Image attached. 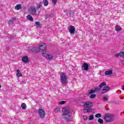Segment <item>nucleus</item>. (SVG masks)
Wrapping results in <instances>:
<instances>
[{
  "label": "nucleus",
  "mask_w": 124,
  "mask_h": 124,
  "mask_svg": "<svg viewBox=\"0 0 124 124\" xmlns=\"http://www.w3.org/2000/svg\"><path fill=\"white\" fill-rule=\"evenodd\" d=\"M60 79L63 85H66V84H67V77L65 75V73H62L60 77Z\"/></svg>",
  "instance_id": "obj_1"
},
{
  "label": "nucleus",
  "mask_w": 124,
  "mask_h": 124,
  "mask_svg": "<svg viewBox=\"0 0 124 124\" xmlns=\"http://www.w3.org/2000/svg\"><path fill=\"white\" fill-rule=\"evenodd\" d=\"M114 115L112 114H107L105 116L104 119L106 123H111L114 121Z\"/></svg>",
  "instance_id": "obj_2"
},
{
  "label": "nucleus",
  "mask_w": 124,
  "mask_h": 124,
  "mask_svg": "<svg viewBox=\"0 0 124 124\" xmlns=\"http://www.w3.org/2000/svg\"><path fill=\"white\" fill-rule=\"evenodd\" d=\"M38 114L41 119H44V118H45V116H46L45 111L42 108H39Z\"/></svg>",
  "instance_id": "obj_3"
},
{
  "label": "nucleus",
  "mask_w": 124,
  "mask_h": 124,
  "mask_svg": "<svg viewBox=\"0 0 124 124\" xmlns=\"http://www.w3.org/2000/svg\"><path fill=\"white\" fill-rule=\"evenodd\" d=\"M80 105L82 107H85V108H88L89 106H91V105H93V102H80Z\"/></svg>",
  "instance_id": "obj_4"
},
{
  "label": "nucleus",
  "mask_w": 124,
  "mask_h": 124,
  "mask_svg": "<svg viewBox=\"0 0 124 124\" xmlns=\"http://www.w3.org/2000/svg\"><path fill=\"white\" fill-rule=\"evenodd\" d=\"M39 48H40V50H41L44 52L43 53H46V44L44 43H42L39 44Z\"/></svg>",
  "instance_id": "obj_5"
},
{
  "label": "nucleus",
  "mask_w": 124,
  "mask_h": 124,
  "mask_svg": "<svg viewBox=\"0 0 124 124\" xmlns=\"http://www.w3.org/2000/svg\"><path fill=\"white\" fill-rule=\"evenodd\" d=\"M40 51V48L39 47H33L32 49H29L28 52L29 53H39Z\"/></svg>",
  "instance_id": "obj_6"
},
{
  "label": "nucleus",
  "mask_w": 124,
  "mask_h": 124,
  "mask_svg": "<svg viewBox=\"0 0 124 124\" xmlns=\"http://www.w3.org/2000/svg\"><path fill=\"white\" fill-rule=\"evenodd\" d=\"M101 89L99 87H96L94 88V90H91L89 92L88 94H92V93H99V91H101Z\"/></svg>",
  "instance_id": "obj_7"
},
{
  "label": "nucleus",
  "mask_w": 124,
  "mask_h": 124,
  "mask_svg": "<svg viewBox=\"0 0 124 124\" xmlns=\"http://www.w3.org/2000/svg\"><path fill=\"white\" fill-rule=\"evenodd\" d=\"M42 55L43 57L46 58L49 61H52L53 60V55L49 54H47L46 52H43Z\"/></svg>",
  "instance_id": "obj_8"
},
{
  "label": "nucleus",
  "mask_w": 124,
  "mask_h": 124,
  "mask_svg": "<svg viewBox=\"0 0 124 124\" xmlns=\"http://www.w3.org/2000/svg\"><path fill=\"white\" fill-rule=\"evenodd\" d=\"M70 114V111L66 108H64L62 110V116H64L66 115H69Z\"/></svg>",
  "instance_id": "obj_9"
},
{
  "label": "nucleus",
  "mask_w": 124,
  "mask_h": 124,
  "mask_svg": "<svg viewBox=\"0 0 124 124\" xmlns=\"http://www.w3.org/2000/svg\"><path fill=\"white\" fill-rule=\"evenodd\" d=\"M92 107L93 105H90L88 108H85L83 109L84 113H91L93 111Z\"/></svg>",
  "instance_id": "obj_10"
},
{
  "label": "nucleus",
  "mask_w": 124,
  "mask_h": 124,
  "mask_svg": "<svg viewBox=\"0 0 124 124\" xmlns=\"http://www.w3.org/2000/svg\"><path fill=\"white\" fill-rule=\"evenodd\" d=\"M29 12L31 15L35 16L36 15V8L34 7H31L29 10Z\"/></svg>",
  "instance_id": "obj_11"
},
{
  "label": "nucleus",
  "mask_w": 124,
  "mask_h": 124,
  "mask_svg": "<svg viewBox=\"0 0 124 124\" xmlns=\"http://www.w3.org/2000/svg\"><path fill=\"white\" fill-rule=\"evenodd\" d=\"M63 119L66 122H71V115L70 114H67L63 116Z\"/></svg>",
  "instance_id": "obj_12"
},
{
  "label": "nucleus",
  "mask_w": 124,
  "mask_h": 124,
  "mask_svg": "<svg viewBox=\"0 0 124 124\" xmlns=\"http://www.w3.org/2000/svg\"><path fill=\"white\" fill-rule=\"evenodd\" d=\"M82 70L88 71L89 70V64L87 63H84L82 66Z\"/></svg>",
  "instance_id": "obj_13"
},
{
  "label": "nucleus",
  "mask_w": 124,
  "mask_h": 124,
  "mask_svg": "<svg viewBox=\"0 0 124 124\" xmlns=\"http://www.w3.org/2000/svg\"><path fill=\"white\" fill-rule=\"evenodd\" d=\"M69 31L71 34H74V33H75V27L72 25H71L70 26V28L69 29Z\"/></svg>",
  "instance_id": "obj_14"
},
{
  "label": "nucleus",
  "mask_w": 124,
  "mask_h": 124,
  "mask_svg": "<svg viewBox=\"0 0 124 124\" xmlns=\"http://www.w3.org/2000/svg\"><path fill=\"white\" fill-rule=\"evenodd\" d=\"M22 61L24 63H27L29 62V58L27 56L22 57Z\"/></svg>",
  "instance_id": "obj_15"
},
{
  "label": "nucleus",
  "mask_w": 124,
  "mask_h": 124,
  "mask_svg": "<svg viewBox=\"0 0 124 124\" xmlns=\"http://www.w3.org/2000/svg\"><path fill=\"white\" fill-rule=\"evenodd\" d=\"M54 15L53 13L49 12L48 14L45 15L46 19H48V18H50L51 17H53Z\"/></svg>",
  "instance_id": "obj_16"
},
{
  "label": "nucleus",
  "mask_w": 124,
  "mask_h": 124,
  "mask_svg": "<svg viewBox=\"0 0 124 124\" xmlns=\"http://www.w3.org/2000/svg\"><path fill=\"white\" fill-rule=\"evenodd\" d=\"M111 74H113V71L111 70H109L108 71H106L105 72V75H111Z\"/></svg>",
  "instance_id": "obj_17"
},
{
  "label": "nucleus",
  "mask_w": 124,
  "mask_h": 124,
  "mask_svg": "<svg viewBox=\"0 0 124 124\" xmlns=\"http://www.w3.org/2000/svg\"><path fill=\"white\" fill-rule=\"evenodd\" d=\"M15 9L16 10H20V9H22V5L21 4H17L15 6Z\"/></svg>",
  "instance_id": "obj_18"
},
{
  "label": "nucleus",
  "mask_w": 124,
  "mask_h": 124,
  "mask_svg": "<svg viewBox=\"0 0 124 124\" xmlns=\"http://www.w3.org/2000/svg\"><path fill=\"white\" fill-rule=\"evenodd\" d=\"M27 18L29 21H31V22H33V18L31 16L29 15L27 16Z\"/></svg>",
  "instance_id": "obj_19"
},
{
  "label": "nucleus",
  "mask_w": 124,
  "mask_h": 124,
  "mask_svg": "<svg viewBox=\"0 0 124 124\" xmlns=\"http://www.w3.org/2000/svg\"><path fill=\"white\" fill-rule=\"evenodd\" d=\"M35 25L37 26V28H41L42 24H40V22L37 21L35 23Z\"/></svg>",
  "instance_id": "obj_20"
},
{
  "label": "nucleus",
  "mask_w": 124,
  "mask_h": 124,
  "mask_svg": "<svg viewBox=\"0 0 124 124\" xmlns=\"http://www.w3.org/2000/svg\"><path fill=\"white\" fill-rule=\"evenodd\" d=\"M115 31H122V28L120 27V26L116 25Z\"/></svg>",
  "instance_id": "obj_21"
},
{
  "label": "nucleus",
  "mask_w": 124,
  "mask_h": 124,
  "mask_svg": "<svg viewBox=\"0 0 124 124\" xmlns=\"http://www.w3.org/2000/svg\"><path fill=\"white\" fill-rule=\"evenodd\" d=\"M16 76L17 77H21V76H22V73H21V72H20V70L19 69L16 70Z\"/></svg>",
  "instance_id": "obj_22"
},
{
  "label": "nucleus",
  "mask_w": 124,
  "mask_h": 124,
  "mask_svg": "<svg viewBox=\"0 0 124 124\" xmlns=\"http://www.w3.org/2000/svg\"><path fill=\"white\" fill-rule=\"evenodd\" d=\"M21 108H22V109H23L24 110H25V109H27V105H26V104L25 103H23L21 104Z\"/></svg>",
  "instance_id": "obj_23"
},
{
  "label": "nucleus",
  "mask_w": 124,
  "mask_h": 124,
  "mask_svg": "<svg viewBox=\"0 0 124 124\" xmlns=\"http://www.w3.org/2000/svg\"><path fill=\"white\" fill-rule=\"evenodd\" d=\"M43 3H44L45 6H47L49 2H48V0H43Z\"/></svg>",
  "instance_id": "obj_24"
},
{
  "label": "nucleus",
  "mask_w": 124,
  "mask_h": 124,
  "mask_svg": "<svg viewBox=\"0 0 124 124\" xmlns=\"http://www.w3.org/2000/svg\"><path fill=\"white\" fill-rule=\"evenodd\" d=\"M104 86H106V82H104L101 83L99 85V87L100 89V88H102L103 87H104Z\"/></svg>",
  "instance_id": "obj_25"
},
{
  "label": "nucleus",
  "mask_w": 124,
  "mask_h": 124,
  "mask_svg": "<svg viewBox=\"0 0 124 124\" xmlns=\"http://www.w3.org/2000/svg\"><path fill=\"white\" fill-rule=\"evenodd\" d=\"M73 14H74V12H73V11H71L69 13H67V15H69L70 17H71V16H73Z\"/></svg>",
  "instance_id": "obj_26"
},
{
  "label": "nucleus",
  "mask_w": 124,
  "mask_h": 124,
  "mask_svg": "<svg viewBox=\"0 0 124 124\" xmlns=\"http://www.w3.org/2000/svg\"><path fill=\"white\" fill-rule=\"evenodd\" d=\"M95 97H96V94H92L90 96V98H91V99H93V98H95Z\"/></svg>",
  "instance_id": "obj_27"
},
{
  "label": "nucleus",
  "mask_w": 124,
  "mask_h": 124,
  "mask_svg": "<svg viewBox=\"0 0 124 124\" xmlns=\"http://www.w3.org/2000/svg\"><path fill=\"white\" fill-rule=\"evenodd\" d=\"M16 18H13L12 19H10L9 21V24H13V23H14V21H16Z\"/></svg>",
  "instance_id": "obj_28"
},
{
  "label": "nucleus",
  "mask_w": 124,
  "mask_h": 124,
  "mask_svg": "<svg viewBox=\"0 0 124 124\" xmlns=\"http://www.w3.org/2000/svg\"><path fill=\"white\" fill-rule=\"evenodd\" d=\"M120 57H121L122 58H124V52L121 51L119 53Z\"/></svg>",
  "instance_id": "obj_29"
},
{
  "label": "nucleus",
  "mask_w": 124,
  "mask_h": 124,
  "mask_svg": "<svg viewBox=\"0 0 124 124\" xmlns=\"http://www.w3.org/2000/svg\"><path fill=\"white\" fill-rule=\"evenodd\" d=\"M54 112L55 113H59V112H60V107L56 108L54 110Z\"/></svg>",
  "instance_id": "obj_30"
},
{
  "label": "nucleus",
  "mask_w": 124,
  "mask_h": 124,
  "mask_svg": "<svg viewBox=\"0 0 124 124\" xmlns=\"http://www.w3.org/2000/svg\"><path fill=\"white\" fill-rule=\"evenodd\" d=\"M98 122L99 123V124H103V120L101 119V118H99L98 120Z\"/></svg>",
  "instance_id": "obj_31"
},
{
  "label": "nucleus",
  "mask_w": 124,
  "mask_h": 124,
  "mask_svg": "<svg viewBox=\"0 0 124 124\" xmlns=\"http://www.w3.org/2000/svg\"><path fill=\"white\" fill-rule=\"evenodd\" d=\"M93 119H94L93 115H91L89 116V121H93Z\"/></svg>",
  "instance_id": "obj_32"
},
{
  "label": "nucleus",
  "mask_w": 124,
  "mask_h": 124,
  "mask_svg": "<svg viewBox=\"0 0 124 124\" xmlns=\"http://www.w3.org/2000/svg\"><path fill=\"white\" fill-rule=\"evenodd\" d=\"M65 102H66L65 101H62L59 102V104H60V105H62L63 104H65Z\"/></svg>",
  "instance_id": "obj_33"
},
{
  "label": "nucleus",
  "mask_w": 124,
  "mask_h": 124,
  "mask_svg": "<svg viewBox=\"0 0 124 124\" xmlns=\"http://www.w3.org/2000/svg\"><path fill=\"white\" fill-rule=\"evenodd\" d=\"M101 114L100 113H97L95 115V118H101Z\"/></svg>",
  "instance_id": "obj_34"
},
{
  "label": "nucleus",
  "mask_w": 124,
  "mask_h": 124,
  "mask_svg": "<svg viewBox=\"0 0 124 124\" xmlns=\"http://www.w3.org/2000/svg\"><path fill=\"white\" fill-rule=\"evenodd\" d=\"M108 90H106L105 89H103L102 90V93L103 94V93H107V91Z\"/></svg>",
  "instance_id": "obj_35"
},
{
  "label": "nucleus",
  "mask_w": 124,
  "mask_h": 124,
  "mask_svg": "<svg viewBox=\"0 0 124 124\" xmlns=\"http://www.w3.org/2000/svg\"><path fill=\"white\" fill-rule=\"evenodd\" d=\"M105 90H107V92H109L110 90V87L109 86H105V88H104Z\"/></svg>",
  "instance_id": "obj_36"
},
{
  "label": "nucleus",
  "mask_w": 124,
  "mask_h": 124,
  "mask_svg": "<svg viewBox=\"0 0 124 124\" xmlns=\"http://www.w3.org/2000/svg\"><path fill=\"white\" fill-rule=\"evenodd\" d=\"M52 2L53 4H56L58 2V0H52Z\"/></svg>",
  "instance_id": "obj_37"
},
{
  "label": "nucleus",
  "mask_w": 124,
  "mask_h": 124,
  "mask_svg": "<svg viewBox=\"0 0 124 124\" xmlns=\"http://www.w3.org/2000/svg\"><path fill=\"white\" fill-rule=\"evenodd\" d=\"M103 101H104L105 102H107V101H108V99L107 97H104L103 98Z\"/></svg>",
  "instance_id": "obj_38"
},
{
  "label": "nucleus",
  "mask_w": 124,
  "mask_h": 124,
  "mask_svg": "<svg viewBox=\"0 0 124 124\" xmlns=\"http://www.w3.org/2000/svg\"><path fill=\"white\" fill-rule=\"evenodd\" d=\"M83 120L84 121H87V120H88V117L87 116H86V115H84L83 116Z\"/></svg>",
  "instance_id": "obj_39"
},
{
  "label": "nucleus",
  "mask_w": 124,
  "mask_h": 124,
  "mask_svg": "<svg viewBox=\"0 0 124 124\" xmlns=\"http://www.w3.org/2000/svg\"><path fill=\"white\" fill-rule=\"evenodd\" d=\"M114 56L115 58H119V57H120V53L115 54Z\"/></svg>",
  "instance_id": "obj_40"
},
{
  "label": "nucleus",
  "mask_w": 124,
  "mask_h": 124,
  "mask_svg": "<svg viewBox=\"0 0 124 124\" xmlns=\"http://www.w3.org/2000/svg\"><path fill=\"white\" fill-rule=\"evenodd\" d=\"M42 4H43V2L41 1L38 5L41 7V6H42Z\"/></svg>",
  "instance_id": "obj_41"
},
{
  "label": "nucleus",
  "mask_w": 124,
  "mask_h": 124,
  "mask_svg": "<svg viewBox=\"0 0 124 124\" xmlns=\"http://www.w3.org/2000/svg\"><path fill=\"white\" fill-rule=\"evenodd\" d=\"M40 7H41L40 6L37 5V7H36V10H38V9H39V8H40Z\"/></svg>",
  "instance_id": "obj_42"
},
{
  "label": "nucleus",
  "mask_w": 124,
  "mask_h": 124,
  "mask_svg": "<svg viewBox=\"0 0 124 124\" xmlns=\"http://www.w3.org/2000/svg\"><path fill=\"white\" fill-rule=\"evenodd\" d=\"M20 84H21V85H23V84H25V82H24V81H21V82H20Z\"/></svg>",
  "instance_id": "obj_43"
},
{
  "label": "nucleus",
  "mask_w": 124,
  "mask_h": 124,
  "mask_svg": "<svg viewBox=\"0 0 124 124\" xmlns=\"http://www.w3.org/2000/svg\"><path fill=\"white\" fill-rule=\"evenodd\" d=\"M122 63L123 64H124V60H123V61H122Z\"/></svg>",
  "instance_id": "obj_44"
},
{
  "label": "nucleus",
  "mask_w": 124,
  "mask_h": 124,
  "mask_svg": "<svg viewBox=\"0 0 124 124\" xmlns=\"http://www.w3.org/2000/svg\"><path fill=\"white\" fill-rule=\"evenodd\" d=\"M122 89L123 90V91H124V85L123 86Z\"/></svg>",
  "instance_id": "obj_45"
},
{
  "label": "nucleus",
  "mask_w": 124,
  "mask_h": 124,
  "mask_svg": "<svg viewBox=\"0 0 124 124\" xmlns=\"http://www.w3.org/2000/svg\"><path fill=\"white\" fill-rule=\"evenodd\" d=\"M0 88H1V86L0 85Z\"/></svg>",
  "instance_id": "obj_46"
}]
</instances>
